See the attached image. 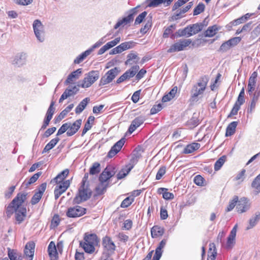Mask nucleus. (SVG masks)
Listing matches in <instances>:
<instances>
[{"mask_svg":"<svg viewBox=\"0 0 260 260\" xmlns=\"http://www.w3.org/2000/svg\"><path fill=\"white\" fill-rule=\"evenodd\" d=\"M147 15V12L146 11H144L141 13L140 15L138 16V17L136 18L135 20V23L136 24H140L144 19L145 18L146 16Z\"/></svg>","mask_w":260,"mask_h":260,"instance_id":"60","label":"nucleus"},{"mask_svg":"<svg viewBox=\"0 0 260 260\" xmlns=\"http://www.w3.org/2000/svg\"><path fill=\"white\" fill-rule=\"evenodd\" d=\"M47 188V183L46 182L42 183L37 188V191L35 192L31 199V204L35 205L39 203L42 198L43 193L45 191Z\"/></svg>","mask_w":260,"mask_h":260,"instance_id":"15","label":"nucleus"},{"mask_svg":"<svg viewBox=\"0 0 260 260\" xmlns=\"http://www.w3.org/2000/svg\"><path fill=\"white\" fill-rule=\"evenodd\" d=\"M41 174V172H39L35 174L32 177L30 178L28 181L26 183V185L28 186L36 182Z\"/></svg>","mask_w":260,"mask_h":260,"instance_id":"52","label":"nucleus"},{"mask_svg":"<svg viewBox=\"0 0 260 260\" xmlns=\"http://www.w3.org/2000/svg\"><path fill=\"white\" fill-rule=\"evenodd\" d=\"M248 15V14H246L245 16H243L241 17L240 18L235 19L233 22V24L234 25H239L241 23L244 22L246 20L247 18L248 17V16H247Z\"/></svg>","mask_w":260,"mask_h":260,"instance_id":"56","label":"nucleus"},{"mask_svg":"<svg viewBox=\"0 0 260 260\" xmlns=\"http://www.w3.org/2000/svg\"><path fill=\"white\" fill-rule=\"evenodd\" d=\"M164 233V228L158 225H154L151 229V235L152 238L161 237Z\"/></svg>","mask_w":260,"mask_h":260,"instance_id":"25","label":"nucleus"},{"mask_svg":"<svg viewBox=\"0 0 260 260\" xmlns=\"http://www.w3.org/2000/svg\"><path fill=\"white\" fill-rule=\"evenodd\" d=\"M91 195V191L88 188V186H80L78 192L75 198L74 201L77 203H80L89 199Z\"/></svg>","mask_w":260,"mask_h":260,"instance_id":"9","label":"nucleus"},{"mask_svg":"<svg viewBox=\"0 0 260 260\" xmlns=\"http://www.w3.org/2000/svg\"><path fill=\"white\" fill-rule=\"evenodd\" d=\"M54 105L55 102L53 101H51V104L47 110L45 118L41 127V129H45L49 125V122L51 120L55 112V108L54 107Z\"/></svg>","mask_w":260,"mask_h":260,"instance_id":"16","label":"nucleus"},{"mask_svg":"<svg viewBox=\"0 0 260 260\" xmlns=\"http://www.w3.org/2000/svg\"><path fill=\"white\" fill-rule=\"evenodd\" d=\"M99 78V75L97 71H90L86 74L81 84L79 86H80L82 88H88L93 84Z\"/></svg>","mask_w":260,"mask_h":260,"instance_id":"7","label":"nucleus"},{"mask_svg":"<svg viewBox=\"0 0 260 260\" xmlns=\"http://www.w3.org/2000/svg\"><path fill=\"white\" fill-rule=\"evenodd\" d=\"M60 222L59 216L58 214L54 215L51 221L50 228L52 229L56 228L59 224Z\"/></svg>","mask_w":260,"mask_h":260,"instance_id":"47","label":"nucleus"},{"mask_svg":"<svg viewBox=\"0 0 260 260\" xmlns=\"http://www.w3.org/2000/svg\"><path fill=\"white\" fill-rule=\"evenodd\" d=\"M102 245L103 248V254L106 253L108 255H111L114 253L116 250V245L111 237L109 236L106 235L103 237Z\"/></svg>","mask_w":260,"mask_h":260,"instance_id":"5","label":"nucleus"},{"mask_svg":"<svg viewBox=\"0 0 260 260\" xmlns=\"http://www.w3.org/2000/svg\"><path fill=\"white\" fill-rule=\"evenodd\" d=\"M219 28L217 25L210 26L205 31L204 35L206 37H212L216 34Z\"/></svg>","mask_w":260,"mask_h":260,"instance_id":"34","label":"nucleus"},{"mask_svg":"<svg viewBox=\"0 0 260 260\" xmlns=\"http://www.w3.org/2000/svg\"><path fill=\"white\" fill-rule=\"evenodd\" d=\"M70 180H66L62 183L56 184V186L54 190L55 200H57L62 194L66 191L70 187Z\"/></svg>","mask_w":260,"mask_h":260,"instance_id":"13","label":"nucleus"},{"mask_svg":"<svg viewBox=\"0 0 260 260\" xmlns=\"http://www.w3.org/2000/svg\"><path fill=\"white\" fill-rule=\"evenodd\" d=\"M82 124V120L79 119L74 121L72 124L69 123V128L67 132L68 136H72L75 134L81 127Z\"/></svg>","mask_w":260,"mask_h":260,"instance_id":"18","label":"nucleus"},{"mask_svg":"<svg viewBox=\"0 0 260 260\" xmlns=\"http://www.w3.org/2000/svg\"><path fill=\"white\" fill-rule=\"evenodd\" d=\"M125 143L124 138H122L117 142L108 152L107 157L112 158L115 156L121 149Z\"/></svg>","mask_w":260,"mask_h":260,"instance_id":"17","label":"nucleus"},{"mask_svg":"<svg viewBox=\"0 0 260 260\" xmlns=\"http://www.w3.org/2000/svg\"><path fill=\"white\" fill-rule=\"evenodd\" d=\"M99 243L100 239L96 234L86 232L84 234L83 240L80 241L79 245L86 253L93 254Z\"/></svg>","mask_w":260,"mask_h":260,"instance_id":"2","label":"nucleus"},{"mask_svg":"<svg viewBox=\"0 0 260 260\" xmlns=\"http://www.w3.org/2000/svg\"><path fill=\"white\" fill-rule=\"evenodd\" d=\"M8 256L10 260H21V257L18 256L17 254L13 251H11L8 253Z\"/></svg>","mask_w":260,"mask_h":260,"instance_id":"64","label":"nucleus"},{"mask_svg":"<svg viewBox=\"0 0 260 260\" xmlns=\"http://www.w3.org/2000/svg\"><path fill=\"white\" fill-rule=\"evenodd\" d=\"M90 52L91 51L90 50H86L78 56L74 61V63L79 64L81 63L88 55H89Z\"/></svg>","mask_w":260,"mask_h":260,"instance_id":"45","label":"nucleus"},{"mask_svg":"<svg viewBox=\"0 0 260 260\" xmlns=\"http://www.w3.org/2000/svg\"><path fill=\"white\" fill-rule=\"evenodd\" d=\"M251 186L255 194L260 192V174L254 179L252 182Z\"/></svg>","mask_w":260,"mask_h":260,"instance_id":"37","label":"nucleus"},{"mask_svg":"<svg viewBox=\"0 0 260 260\" xmlns=\"http://www.w3.org/2000/svg\"><path fill=\"white\" fill-rule=\"evenodd\" d=\"M217 256L216 248L214 243L209 244L207 260H215Z\"/></svg>","mask_w":260,"mask_h":260,"instance_id":"32","label":"nucleus"},{"mask_svg":"<svg viewBox=\"0 0 260 260\" xmlns=\"http://www.w3.org/2000/svg\"><path fill=\"white\" fill-rule=\"evenodd\" d=\"M167 243V240L163 239L159 243L158 246L155 249V254L152 260H159L162 255V249L164 248Z\"/></svg>","mask_w":260,"mask_h":260,"instance_id":"27","label":"nucleus"},{"mask_svg":"<svg viewBox=\"0 0 260 260\" xmlns=\"http://www.w3.org/2000/svg\"><path fill=\"white\" fill-rule=\"evenodd\" d=\"M238 197L237 196H234L233 200L230 202L229 204L226 209V212H230L232 210L238 203Z\"/></svg>","mask_w":260,"mask_h":260,"instance_id":"48","label":"nucleus"},{"mask_svg":"<svg viewBox=\"0 0 260 260\" xmlns=\"http://www.w3.org/2000/svg\"><path fill=\"white\" fill-rule=\"evenodd\" d=\"M237 225L236 224L230 232L228 238L226 247L228 249L231 248L234 245L235 241V237L237 233Z\"/></svg>","mask_w":260,"mask_h":260,"instance_id":"23","label":"nucleus"},{"mask_svg":"<svg viewBox=\"0 0 260 260\" xmlns=\"http://www.w3.org/2000/svg\"><path fill=\"white\" fill-rule=\"evenodd\" d=\"M116 167L112 165H108L99 176V181L109 184L110 179L116 173Z\"/></svg>","mask_w":260,"mask_h":260,"instance_id":"8","label":"nucleus"},{"mask_svg":"<svg viewBox=\"0 0 260 260\" xmlns=\"http://www.w3.org/2000/svg\"><path fill=\"white\" fill-rule=\"evenodd\" d=\"M168 189L166 188L160 187L158 188L157 193L158 194H162V198L166 200H172L174 198L173 193L168 191Z\"/></svg>","mask_w":260,"mask_h":260,"instance_id":"31","label":"nucleus"},{"mask_svg":"<svg viewBox=\"0 0 260 260\" xmlns=\"http://www.w3.org/2000/svg\"><path fill=\"white\" fill-rule=\"evenodd\" d=\"M117 237L121 242L126 243L129 240L128 236L123 233H119L117 235Z\"/></svg>","mask_w":260,"mask_h":260,"instance_id":"59","label":"nucleus"},{"mask_svg":"<svg viewBox=\"0 0 260 260\" xmlns=\"http://www.w3.org/2000/svg\"><path fill=\"white\" fill-rule=\"evenodd\" d=\"M201 147L200 143L193 142L186 146L183 151L184 154H189L199 149Z\"/></svg>","mask_w":260,"mask_h":260,"instance_id":"30","label":"nucleus"},{"mask_svg":"<svg viewBox=\"0 0 260 260\" xmlns=\"http://www.w3.org/2000/svg\"><path fill=\"white\" fill-rule=\"evenodd\" d=\"M95 118L93 116H89L86 122L82 132V136H83L90 129L93 124Z\"/></svg>","mask_w":260,"mask_h":260,"instance_id":"33","label":"nucleus"},{"mask_svg":"<svg viewBox=\"0 0 260 260\" xmlns=\"http://www.w3.org/2000/svg\"><path fill=\"white\" fill-rule=\"evenodd\" d=\"M134 16L133 14H129L127 16L123 18L122 20H120L117 22L115 24L114 28L115 29L118 28L123 24H127L133 20Z\"/></svg>","mask_w":260,"mask_h":260,"instance_id":"38","label":"nucleus"},{"mask_svg":"<svg viewBox=\"0 0 260 260\" xmlns=\"http://www.w3.org/2000/svg\"><path fill=\"white\" fill-rule=\"evenodd\" d=\"M246 170L245 169H242L239 173L237 174L236 177H235V180L239 181L240 182H242L244 180V176L245 175Z\"/></svg>","mask_w":260,"mask_h":260,"instance_id":"63","label":"nucleus"},{"mask_svg":"<svg viewBox=\"0 0 260 260\" xmlns=\"http://www.w3.org/2000/svg\"><path fill=\"white\" fill-rule=\"evenodd\" d=\"M175 28V25H171L167 28H166L163 34V37L164 38H167L169 37V35L172 34L173 32V29Z\"/></svg>","mask_w":260,"mask_h":260,"instance_id":"51","label":"nucleus"},{"mask_svg":"<svg viewBox=\"0 0 260 260\" xmlns=\"http://www.w3.org/2000/svg\"><path fill=\"white\" fill-rule=\"evenodd\" d=\"M241 38L239 37L233 38L228 41L231 47H234L240 43Z\"/></svg>","mask_w":260,"mask_h":260,"instance_id":"54","label":"nucleus"},{"mask_svg":"<svg viewBox=\"0 0 260 260\" xmlns=\"http://www.w3.org/2000/svg\"><path fill=\"white\" fill-rule=\"evenodd\" d=\"M260 219V215H256L254 217L249 220V225L247 227V229H250L253 228L256 223V222Z\"/></svg>","mask_w":260,"mask_h":260,"instance_id":"53","label":"nucleus"},{"mask_svg":"<svg viewBox=\"0 0 260 260\" xmlns=\"http://www.w3.org/2000/svg\"><path fill=\"white\" fill-rule=\"evenodd\" d=\"M48 252L51 260H57L58 253L53 241L50 242L48 247Z\"/></svg>","mask_w":260,"mask_h":260,"instance_id":"24","label":"nucleus"},{"mask_svg":"<svg viewBox=\"0 0 260 260\" xmlns=\"http://www.w3.org/2000/svg\"><path fill=\"white\" fill-rule=\"evenodd\" d=\"M36 244L34 241H29L25 246L24 253L26 257L30 258V260H32L35 253Z\"/></svg>","mask_w":260,"mask_h":260,"instance_id":"20","label":"nucleus"},{"mask_svg":"<svg viewBox=\"0 0 260 260\" xmlns=\"http://www.w3.org/2000/svg\"><path fill=\"white\" fill-rule=\"evenodd\" d=\"M193 182L196 185L203 186L205 185V180L201 175H198L194 177Z\"/></svg>","mask_w":260,"mask_h":260,"instance_id":"50","label":"nucleus"},{"mask_svg":"<svg viewBox=\"0 0 260 260\" xmlns=\"http://www.w3.org/2000/svg\"><path fill=\"white\" fill-rule=\"evenodd\" d=\"M257 74L254 72L250 77L247 85V91L249 95L251 94L255 90Z\"/></svg>","mask_w":260,"mask_h":260,"instance_id":"22","label":"nucleus"},{"mask_svg":"<svg viewBox=\"0 0 260 260\" xmlns=\"http://www.w3.org/2000/svg\"><path fill=\"white\" fill-rule=\"evenodd\" d=\"M120 41V38L118 37L115 38L114 40L110 41L106 43L105 45L106 47L108 48V49L112 48L113 47L116 46Z\"/></svg>","mask_w":260,"mask_h":260,"instance_id":"55","label":"nucleus"},{"mask_svg":"<svg viewBox=\"0 0 260 260\" xmlns=\"http://www.w3.org/2000/svg\"><path fill=\"white\" fill-rule=\"evenodd\" d=\"M69 127V126L68 123L63 124L58 129L57 133V136L60 135L65 133L66 131H68Z\"/></svg>","mask_w":260,"mask_h":260,"instance_id":"61","label":"nucleus"},{"mask_svg":"<svg viewBox=\"0 0 260 260\" xmlns=\"http://www.w3.org/2000/svg\"><path fill=\"white\" fill-rule=\"evenodd\" d=\"M131 48V43L129 42H124L114 49L116 53H120Z\"/></svg>","mask_w":260,"mask_h":260,"instance_id":"41","label":"nucleus"},{"mask_svg":"<svg viewBox=\"0 0 260 260\" xmlns=\"http://www.w3.org/2000/svg\"><path fill=\"white\" fill-rule=\"evenodd\" d=\"M27 194L18 193L7 207L6 213L8 217H10L15 213V219L18 224L23 221L26 216V209L23 203L26 199Z\"/></svg>","mask_w":260,"mask_h":260,"instance_id":"1","label":"nucleus"},{"mask_svg":"<svg viewBox=\"0 0 260 260\" xmlns=\"http://www.w3.org/2000/svg\"><path fill=\"white\" fill-rule=\"evenodd\" d=\"M118 70L116 68L110 70L101 78L100 82V85H105L110 83L118 75Z\"/></svg>","mask_w":260,"mask_h":260,"instance_id":"14","label":"nucleus"},{"mask_svg":"<svg viewBox=\"0 0 260 260\" xmlns=\"http://www.w3.org/2000/svg\"><path fill=\"white\" fill-rule=\"evenodd\" d=\"M237 203L236 209L237 212L240 213L246 211L250 206L248 200L245 198H241L240 200H238Z\"/></svg>","mask_w":260,"mask_h":260,"instance_id":"19","label":"nucleus"},{"mask_svg":"<svg viewBox=\"0 0 260 260\" xmlns=\"http://www.w3.org/2000/svg\"><path fill=\"white\" fill-rule=\"evenodd\" d=\"M70 170L68 169H66L60 173H59L55 177L52 179L50 183L55 184H59V183H62L66 181L65 179L69 176Z\"/></svg>","mask_w":260,"mask_h":260,"instance_id":"21","label":"nucleus"},{"mask_svg":"<svg viewBox=\"0 0 260 260\" xmlns=\"http://www.w3.org/2000/svg\"><path fill=\"white\" fill-rule=\"evenodd\" d=\"M237 124L238 122L237 121H233L230 123L226 127L225 136L229 137L234 135L236 132Z\"/></svg>","mask_w":260,"mask_h":260,"instance_id":"36","label":"nucleus"},{"mask_svg":"<svg viewBox=\"0 0 260 260\" xmlns=\"http://www.w3.org/2000/svg\"><path fill=\"white\" fill-rule=\"evenodd\" d=\"M162 109V106L160 104L154 105L150 110V114L151 115L155 114L160 111Z\"/></svg>","mask_w":260,"mask_h":260,"instance_id":"62","label":"nucleus"},{"mask_svg":"<svg viewBox=\"0 0 260 260\" xmlns=\"http://www.w3.org/2000/svg\"><path fill=\"white\" fill-rule=\"evenodd\" d=\"M226 160V156L225 155H222L215 162L214 164V170L217 171L219 170L222 166L223 165Z\"/></svg>","mask_w":260,"mask_h":260,"instance_id":"40","label":"nucleus"},{"mask_svg":"<svg viewBox=\"0 0 260 260\" xmlns=\"http://www.w3.org/2000/svg\"><path fill=\"white\" fill-rule=\"evenodd\" d=\"M134 202V200L133 199V197L128 196L122 201L120 204V207L122 208H126L129 207Z\"/></svg>","mask_w":260,"mask_h":260,"instance_id":"44","label":"nucleus"},{"mask_svg":"<svg viewBox=\"0 0 260 260\" xmlns=\"http://www.w3.org/2000/svg\"><path fill=\"white\" fill-rule=\"evenodd\" d=\"M87 209L80 206H75L68 208L66 215L70 218H77L86 214Z\"/></svg>","mask_w":260,"mask_h":260,"instance_id":"10","label":"nucleus"},{"mask_svg":"<svg viewBox=\"0 0 260 260\" xmlns=\"http://www.w3.org/2000/svg\"><path fill=\"white\" fill-rule=\"evenodd\" d=\"M90 101L89 98H86L84 99L77 106L75 109V112L76 114H80L81 113L84 109L86 108L87 105Z\"/></svg>","mask_w":260,"mask_h":260,"instance_id":"35","label":"nucleus"},{"mask_svg":"<svg viewBox=\"0 0 260 260\" xmlns=\"http://www.w3.org/2000/svg\"><path fill=\"white\" fill-rule=\"evenodd\" d=\"M33 28L35 34L40 42H43L45 39L44 27L39 20H36L33 23Z\"/></svg>","mask_w":260,"mask_h":260,"instance_id":"12","label":"nucleus"},{"mask_svg":"<svg viewBox=\"0 0 260 260\" xmlns=\"http://www.w3.org/2000/svg\"><path fill=\"white\" fill-rule=\"evenodd\" d=\"M209 81V78L207 76H202L197 84L193 85L190 91V102H197L199 100V96L204 93L206 89Z\"/></svg>","mask_w":260,"mask_h":260,"instance_id":"3","label":"nucleus"},{"mask_svg":"<svg viewBox=\"0 0 260 260\" xmlns=\"http://www.w3.org/2000/svg\"><path fill=\"white\" fill-rule=\"evenodd\" d=\"M138 160V157H133L130 160V162L125 165L124 168L117 174V178L118 180L124 178L134 168V166L137 164Z\"/></svg>","mask_w":260,"mask_h":260,"instance_id":"11","label":"nucleus"},{"mask_svg":"<svg viewBox=\"0 0 260 260\" xmlns=\"http://www.w3.org/2000/svg\"><path fill=\"white\" fill-rule=\"evenodd\" d=\"M245 88L243 87L238 95V99L236 101L235 104H237V105H239L241 107L242 105H243L245 103Z\"/></svg>","mask_w":260,"mask_h":260,"instance_id":"43","label":"nucleus"},{"mask_svg":"<svg viewBox=\"0 0 260 260\" xmlns=\"http://www.w3.org/2000/svg\"><path fill=\"white\" fill-rule=\"evenodd\" d=\"M192 43L190 39H181L174 43L168 49V53H173L184 50Z\"/></svg>","mask_w":260,"mask_h":260,"instance_id":"6","label":"nucleus"},{"mask_svg":"<svg viewBox=\"0 0 260 260\" xmlns=\"http://www.w3.org/2000/svg\"><path fill=\"white\" fill-rule=\"evenodd\" d=\"M202 29V25L198 23L189 25L184 29H180L176 32L177 36L190 37L198 34Z\"/></svg>","mask_w":260,"mask_h":260,"instance_id":"4","label":"nucleus"},{"mask_svg":"<svg viewBox=\"0 0 260 260\" xmlns=\"http://www.w3.org/2000/svg\"><path fill=\"white\" fill-rule=\"evenodd\" d=\"M81 73V69H78L77 70L72 72L69 75L67 79L65 81V83L67 85L73 83L74 81L79 78V76Z\"/></svg>","mask_w":260,"mask_h":260,"instance_id":"26","label":"nucleus"},{"mask_svg":"<svg viewBox=\"0 0 260 260\" xmlns=\"http://www.w3.org/2000/svg\"><path fill=\"white\" fill-rule=\"evenodd\" d=\"M144 121L143 118L141 117H136L132 121L128 128V132L130 134L133 133L137 128L143 123Z\"/></svg>","mask_w":260,"mask_h":260,"instance_id":"28","label":"nucleus"},{"mask_svg":"<svg viewBox=\"0 0 260 260\" xmlns=\"http://www.w3.org/2000/svg\"><path fill=\"white\" fill-rule=\"evenodd\" d=\"M163 0H147L146 3L149 7H156L162 4Z\"/></svg>","mask_w":260,"mask_h":260,"instance_id":"49","label":"nucleus"},{"mask_svg":"<svg viewBox=\"0 0 260 260\" xmlns=\"http://www.w3.org/2000/svg\"><path fill=\"white\" fill-rule=\"evenodd\" d=\"M139 70L138 66H133L131 68L128 70L126 71L124 74L126 76L127 79L133 77Z\"/></svg>","mask_w":260,"mask_h":260,"instance_id":"39","label":"nucleus"},{"mask_svg":"<svg viewBox=\"0 0 260 260\" xmlns=\"http://www.w3.org/2000/svg\"><path fill=\"white\" fill-rule=\"evenodd\" d=\"M205 9V6L203 3H200L194 9L193 15H198L203 12Z\"/></svg>","mask_w":260,"mask_h":260,"instance_id":"46","label":"nucleus"},{"mask_svg":"<svg viewBox=\"0 0 260 260\" xmlns=\"http://www.w3.org/2000/svg\"><path fill=\"white\" fill-rule=\"evenodd\" d=\"M240 109V106L239 105H237V104H235L232 109L229 115H228V117H231L233 116L236 115L237 114L238 111Z\"/></svg>","mask_w":260,"mask_h":260,"instance_id":"58","label":"nucleus"},{"mask_svg":"<svg viewBox=\"0 0 260 260\" xmlns=\"http://www.w3.org/2000/svg\"><path fill=\"white\" fill-rule=\"evenodd\" d=\"M101 171V165L98 162H94L89 169V174L91 175H95L99 173Z\"/></svg>","mask_w":260,"mask_h":260,"instance_id":"42","label":"nucleus"},{"mask_svg":"<svg viewBox=\"0 0 260 260\" xmlns=\"http://www.w3.org/2000/svg\"><path fill=\"white\" fill-rule=\"evenodd\" d=\"M109 186V184L102 181H100L99 184L95 188V192L96 196H101L104 194Z\"/></svg>","mask_w":260,"mask_h":260,"instance_id":"29","label":"nucleus"},{"mask_svg":"<svg viewBox=\"0 0 260 260\" xmlns=\"http://www.w3.org/2000/svg\"><path fill=\"white\" fill-rule=\"evenodd\" d=\"M166 172V167H161L159 168L156 175V179L160 180Z\"/></svg>","mask_w":260,"mask_h":260,"instance_id":"57","label":"nucleus"}]
</instances>
